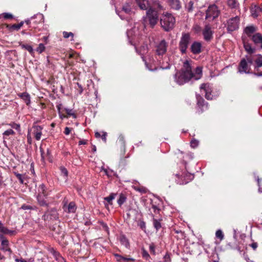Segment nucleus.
<instances>
[{
  "label": "nucleus",
  "mask_w": 262,
  "mask_h": 262,
  "mask_svg": "<svg viewBox=\"0 0 262 262\" xmlns=\"http://www.w3.org/2000/svg\"><path fill=\"white\" fill-rule=\"evenodd\" d=\"M193 76L194 73L192 72L191 65L188 60H185L181 70L176 73L174 78L178 84L182 85L193 78Z\"/></svg>",
  "instance_id": "nucleus-1"
},
{
  "label": "nucleus",
  "mask_w": 262,
  "mask_h": 262,
  "mask_svg": "<svg viewBox=\"0 0 262 262\" xmlns=\"http://www.w3.org/2000/svg\"><path fill=\"white\" fill-rule=\"evenodd\" d=\"M244 58H246L248 63L253 65L255 71L253 74L258 77H261L262 71H259V68L262 67V55H246Z\"/></svg>",
  "instance_id": "nucleus-2"
},
{
  "label": "nucleus",
  "mask_w": 262,
  "mask_h": 262,
  "mask_svg": "<svg viewBox=\"0 0 262 262\" xmlns=\"http://www.w3.org/2000/svg\"><path fill=\"white\" fill-rule=\"evenodd\" d=\"M191 40V36L189 33H183L181 37L179 48L181 53H186L187 49Z\"/></svg>",
  "instance_id": "nucleus-3"
},
{
  "label": "nucleus",
  "mask_w": 262,
  "mask_h": 262,
  "mask_svg": "<svg viewBox=\"0 0 262 262\" xmlns=\"http://www.w3.org/2000/svg\"><path fill=\"white\" fill-rule=\"evenodd\" d=\"M58 213L55 208H48L42 216V219L48 223L58 219Z\"/></svg>",
  "instance_id": "nucleus-4"
},
{
  "label": "nucleus",
  "mask_w": 262,
  "mask_h": 262,
  "mask_svg": "<svg viewBox=\"0 0 262 262\" xmlns=\"http://www.w3.org/2000/svg\"><path fill=\"white\" fill-rule=\"evenodd\" d=\"M176 23L175 17H161V27L166 32L172 30Z\"/></svg>",
  "instance_id": "nucleus-5"
},
{
  "label": "nucleus",
  "mask_w": 262,
  "mask_h": 262,
  "mask_svg": "<svg viewBox=\"0 0 262 262\" xmlns=\"http://www.w3.org/2000/svg\"><path fill=\"white\" fill-rule=\"evenodd\" d=\"M176 176L178 178L176 180V182L180 185L186 184L194 178L193 174L187 171L182 172L181 174H176Z\"/></svg>",
  "instance_id": "nucleus-6"
},
{
  "label": "nucleus",
  "mask_w": 262,
  "mask_h": 262,
  "mask_svg": "<svg viewBox=\"0 0 262 262\" xmlns=\"http://www.w3.org/2000/svg\"><path fill=\"white\" fill-rule=\"evenodd\" d=\"M138 5L142 10H146V16H155L156 14L151 8H149L148 0H136Z\"/></svg>",
  "instance_id": "nucleus-7"
},
{
  "label": "nucleus",
  "mask_w": 262,
  "mask_h": 262,
  "mask_svg": "<svg viewBox=\"0 0 262 262\" xmlns=\"http://www.w3.org/2000/svg\"><path fill=\"white\" fill-rule=\"evenodd\" d=\"M196 111L198 114H202L208 108V103L206 102L203 98L199 94L196 95Z\"/></svg>",
  "instance_id": "nucleus-8"
},
{
  "label": "nucleus",
  "mask_w": 262,
  "mask_h": 262,
  "mask_svg": "<svg viewBox=\"0 0 262 262\" xmlns=\"http://www.w3.org/2000/svg\"><path fill=\"white\" fill-rule=\"evenodd\" d=\"M136 51L141 56L142 60L145 62V64L149 71H155L158 69V67H155L152 69L149 68L148 66V63L145 59V57L144 56V55L146 54L148 51V46L147 44H143L139 48V49L136 48Z\"/></svg>",
  "instance_id": "nucleus-9"
},
{
  "label": "nucleus",
  "mask_w": 262,
  "mask_h": 262,
  "mask_svg": "<svg viewBox=\"0 0 262 262\" xmlns=\"http://www.w3.org/2000/svg\"><path fill=\"white\" fill-rule=\"evenodd\" d=\"M168 44L165 39L162 40L156 46V53L159 56H163L167 51Z\"/></svg>",
  "instance_id": "nucleus-10"
},
{
  "label": "nucleus",
  "mask_w": 262,
  "mask_h": 262,
  "mask_svg": "<svg viewBox=\"0 0 262 262\" xmlns=\"http://www.w3.org/2000/svg\"><path fill=\"white\" fill-rule=\"evenodd\" d=\"M239 17H231L227 21V30L233 32L238 28Z\"/></svg>",
  "instance_id": "nucleus-11"
},
{
  "label": "nucleus",
  "mask_w": 262,
  "mask_h": 262,
  "mask_svg": "<svg viewBox=\"0 0 262 262\" xmlns=\"http://www.w3.org/2000/svg\"><path fill=\"white\" fill-rule=\"evenodd\" d=\"M202 34L204 39L206 41H210L213 38V31L209 24L206 25L204 29L202 30Z\"/></svg>",
  "instance_id": "nucleus-12"
},
{
  "label": "nucleus",
  "mask_w": 262,
  "mask_h": 262,
  "mask_svg": "<svg viewBox=\"0 0 262 262\" xmlns=\"http://www.w3.org/2000/svg\"><path fill=\"white\" fill-rule=\"evenodd\" d=\"M221 14V10L216 5L213 4L208 7L206 16H219Z\"/></svg>",
  "instance_id": "nucleus-13"
},
{
  "label": "nucleus",
  "mask_w": 262,
  "mask_h": 262,
  "mask_svg": "<svg viewBox=\"0 0 262 262\" xmlns=\"http://www.w3.org/2000/svg\"><path fill=\"white\" fill-rule=\"evenodd\" d=\"M250 71L251 68L249 67L246 58H243L238 64V71L241 73L251 74L252 72Z\"/></svg>",
  "instance_id": "nucleus-14"
},
{
  "label": "nucleus",
  "mask_w": 262,
  "mask_h": 262,
  "mask_svg": "<svg viewBox=\"0 0 262 262\" xmlns=\"http://www.w3.org/2000/svg\"><path fill=\"white\" fill-rule=\"evenodd\" d=\"M251 40L256 46L259 47L262 49V35L260 33H256L253 35Z\"/></svg>",
  "instance_id": "nucleus-15"
},
{
  "label": "nucleus",
  "mask_w": 262,
  "mask_h": 262,
  "mask_svg": "<svg viewBox=\"0 0 262 262\" xmlns=\"http://www.w3.org/2000/svg\"><path fill=\"white\" fill-rule=\"evenodd\" d=\"M201 48V43L198 41H194L190 47V50L193 54H199L202 52Z\"/></svg>",
  "instance_id": "nucleus-16"
},
{
  "label": "nucleus",
  "mask_w": 262,
  "mask_h": 262,
  "mask_svg": "<svg viewBox=\"0 0 262 262\" xmlns=\"http://www.w3.org/2000/svg\"><path fill=\"white\" fill-rule=\"evenodd\" d=\"M251 12L252 16H258L262 13V3L260 6L252 4L251 7Z\"/></svg>",
  "instance_id": "nucleus-17"
},
{
  "label": "nucleus",
  "mask_w": 262,
  "mask_h": 262,
  "mask_svg": "<svg viewBox=\"0 0 262 262\" xmlns=\"http://www.w3.org/2000/svg\"><path fill=\"white\" fill-rule=\"evenodd\" d=\"M24 24V21H21L19 23L16 24H7L6 28L9 32H13L14 31H18Z\"/></svg>",
  "instance_id": "nucleus-18"
},
{
  "label": "nucleus",
  "mask_w": 262,
  "mask_h": 262,
  "mask_svg": "<svg viewBox=\"0 0 262 262\" xmlns=\"http://www.w3.org/2000/svg\"><path fill=\"white\" fill-rule=\"evenodd\" d=\"M34 137L37 140L40 139L41 135V130L42 127L40 125H35L33 126Z\"/></svg>",
  "instance_id": "nucleus-19"
},
{
  "label": "nucleus",
  "mask_w": 262,
  "mask_h": 262,
  "mask_svg": "<svg viewBox=\"0 0 262 262\" xmlns=\"http://www.w3.org/2000/svg\"><path fill=\"white\" fill-rule=\"evenodd\" d=\"M17 95L25 101L27 105H29L31 102L30 96L28 93L24 92L22 93H19Z\"/></svg>",
  "instance_id": "nucleus-20"
},
{
  "label": "nucleus",
  "mask_w": 262,
  "mask_h": 262,
  "mask_svg": "<svg viewBox=\"0 0 262 262\" xmlns=\"http://www.w3.org/2000/svg\"><path fill=\"white\" fill-rule=\"evenodd\" d=\"M45 196H43L41 194H38L37 196V200L38 202V203L40 206H45L48 207L49 206V203L47 202V201L45 200Z\"/></svg>",
  "instance_id": "nucleus-21"
},
{
  "label": "nucleus",
  "mask_w": 262,
  "mask_h": 262,
  "mask_svg": "<svg viewBox=\"0 0 262 262\" xmlns=\"http://www.w3.org/2000/svg\"><path fill=\"white\" fill-rule=\"evenodd\" d=\"M244 47L245 51L248 53L249 55H252L256 51L255 48H252L251 45L248 42H244Z\"/></svg>",
  "instance_id": "nucleus-22"
},
{
  "label": "nucleus",
  "mask_w": 262,
  "mask_h": 262,
  "mask_svg": "<svg viewBox=\"0 0 262 262\" xmlns=\"http://www.w3.org/2000/svg\"><path fill=\"white\" fill-rule=\"evenodd\" d=\"M168 2L171 8L175 10H179L181 8V4L179 0H168Z\"/></svg>",
  "instance_id": "nucleus-23"
},
{
  "label": "nucleus",
  "mask_w": 262,
  "mask_h": 262,
  "mask_svg": "<svg viewBox=\"0 0 262 262\" xmlns=\"http://www.w3.org/2000/svg\"><path fill=\"white\" fill-rule=\"evenodd\" d=\"M117 194L115 193H111L108 196L104 198V200L107 202V204H105L106 207H107L108 205H113L112 201L115 198Z\"/></svg>",
  "instance_id": "nucleus-24"
},
{
  "label": "nucleus",
  "mask_w": 262,
  "mask_h": 262,
  "mask_svg": "<svg viewBox=\"0 0 262 262\" xmlns=\"http://www.w3.org/2000/svg\"><path fill=\"white\" fill-rule=\"evenodd\" d=\"M115 256L117 258H118L117 259V260L119 262H124V261H135V259L133 258H126L124 256H122L118 254H115Z\"/></svg>",
  "instance_id": "nucleus-25"
},
{
  "label": "nucleus",
  "mask_w": 262,
  "mask_h": 262,
  "mask_svg": "<svg viewBox=\"0 0 262 262\" xmlns=\"http://www.w3.org/2000/svg\"><path fill=\"white\" fill-rule=\"evenodd\" d=\"M119 241L121 244L124 245L126 248H128L129 247L130 245L128 239L123 234L120 235Z\"/></svg>",
  "instance_id": "nucleus-26"
},
{
  "label": "nucleus",
  "mask_w": 262,
  "mask_h": 262,
  "mask_svg": "<svg viewBox=\"0 0 262 262\" xmlns=\"http://www.w3.org/2000/svg\"><path fill=\"white\" fill-rule=\"evenodd\" d=\"M202 74V68L200 67H198L195 68V73H194L193 78L195 80H199L201 78Z\"/></svg>",
  "instance_id": "nucleus-27"
},
{
  "label": "nucleus",
  "mask_w": 262,
  "mask_h": 262,
  "mask_svg": "<svg viewBox=\"0 0 262 262\" xmlns=\"http://www.w3.org/2000/svg\"><path fill=\"white\" fill-rule=\"evenodd\" d=\"M38 194H41L45 197L48 196V193L46 191V187L43 184H41L39 186Z\"/></svg>",
  "instance_id": "nucleus-28"
},
{
  "label": "nucleus",
  "mask_w": 262,
  "mask_h": 262,
  "mask_svg": "<svg viewBox=\"0 0 262 262\" xmlns=\"http://www.w3.org/2000/svg\"><path fill=\"white\" fill-rule=\"evenodd\" d=\"M127 198L125 194L121 193L119 194V199L117 200V203L121 207L126 201Z\"/></svg>",
  "instance_id": "nucleus-29"
},
{
  "label": "nucleus",
  "mask_w": 262,
  "mask_h": 262,
  "mask_svg": "<svg viewBox=\"0 0 262 262\" xmlns=\"http://www.w3.org/2000/svg\"><path fill=\"white\" fill-rule=\"evenodd\" d=\"M256 31V28L254 27L253 26H247L245 29V32L246 33V34L250 36H251V34L253 33Z\"/></svg>",
  "instance_id": "nucleus-30"
},
{
  "label": "nucleus",
  "mask_w": 262,
  "mask_h": 262,
  "mask_svg": "<svg viewBox=\"0 0 262 262\" xmlns=\"http://www.w3.org/2000/svg\"><path fill=\"white\" fill-rule=\"evenodd\" d=\"M162 221V219L157 220L153 217V225L156 231H158L162 227L161 223Z\"/></svg>",
  "instance_id": "nucleus-31"
},
{
  "label": "nucleus",
  "mask_w": 262,
  "mask_h": 262,
  "mask_svg": "<svg viewBox=\"0 0 262 262\" xmlns=\"http://www.w3.org/2000/svg\"><path fill=\"white\" fill-rule=\"evenodd\" d=\"M64 111H66V113L67 114V118H68L70 116H72V117L73 118H75V119L77 118V115L73 112V110L67 108H64Z\"/></svg>",
  "instance_id": "nucleus-32"
},
{
  "label": "nucleus",
  "mask_w": 262,
  "mask_h": 262,
  "mask_svg": "<svg viewBox=\"0 0 262 262\" xmlns=\"http://www.w3.org/2000/svg\"><path fill=\"white\" fill-rule=\"evenodd\" d=\"M148 18V21L149 24L151 26V27H154L155 25L157 23L159 20V17H145V18Z\"/></svg>",
  "instance_id": "nucleus-33"
},
{
  "label": "nucleus",
  "mask_w": 262,
  "mask_h": 262,
  "mask_svg": "<svg viewBox=\"0 0 262 262\" xmlns=\"http://www.w3.org/2000/svg\"><path fill=\"white\" fill-rule=\"evenodd\" d=\"M69 212H74L76 210L75 204L73 202L69 203L68 207Z\"/></svg>",
  "instance_id": "nucleus-34"
},
{
  "label": "nucleus",
  "mask_w": 262,
  "mask_h": 262,
  "mask_svg": "<svg viewBox=\"0 0 262 262\" xmlns=\"http://www.w3.org/2000/svg\"><path fill=\"white\" fill-rule=\"evenodd\" d=\"M122 10L126 14H130L131 11V6L128 4H125L122 7Z\"/></svg>",
  "instance_id": "nucleus-35"
},
{
  "label": "nucleus",
  "mask_w": 262,
  "mask_h": 262,
  "mask_svg": "<svg viewBox=\"0 0 262 262\" xmlns=\"http://www.w3.org/2000/svg\"><path fill=\"white\" fill-rule=\"evenodd\" d=\"M21 48L23 49H25L29 52L30 53H32L33 52V49L31 46L27 45V44H22L20 45Z\"/></svg>",
  "instance_id": "nucleus-36"
},
{
  "label": "nucleus",
  "mask_w": 262,
  "mask_h": 262,
  "mask_svg": "<svg viewBox=\"0 0 262 262\" xmlns=\"http://www.w3.org/2000/svg\"><path fill=\"white\" fill-rule=\"evenodd\" d=\"M227 2L229 6L232 8H236L238 5L236 0H227Z\"/></svg>",
  "instance_id": "nucleus-37"
},
{
  "label": "nucleus",
  "mask_w": 262,
  "mask_h": 262,
  "mask_svg": "<svg viewBox=\"0 0 262 262\" xmlns=\"http://www.w3.org/2000/svg\"><path fill=\"white\" fill-rule=\"evenodd\" d=\"M215 236L217 238H219L220 241L223 240L224 237L222 231L220 229H219L216 231Z\"/></svg>",
  "instance_id": "nucleus-38"
},
{
  "label": "nucleus",
  "mask_w": 262,
  "mask_h": 262,
  "mask_svg": "<svg viewBox=\"0 0 262 262\" xmlns=\"http://www.w3.org/2000/svg\"><path fill=\"white\" fill-rule=\"evenodd\" d=\"M14 175L16 177V178L18 179L19 183L21 184H24V179L23 176L21 174L18 173L17 172L14 171Z\"/></svg>",
  "instance_id": "nucleus-39"
},
{
  "label": "nucleus",
  "mask_w": 262,
  "mask_h": 262,
  "mask_svg": "<svg viewBox=\"0 0 262 262\" xmlns=\"http://www.w3.org/2000/svg\"><path fill=\"white\" fill-rule=\"evenodd\" d=\"M118 141L120 143L121 146L123 147V149L124 150L125 146V141L124 137L122 135H120L118 138Z\"/></svg>",
  "instance_id": "nucleus-40"
},
{
  "label": "nucleus",
  "mask_w": 262,
  "mask_h": 262,
  "mask_svg": "<svg viewBox=\"0 0 262 262\" xmlns=\"http://www.w3.org/2000/svg\"><path fill=\"white\" fill-rule=\"evenodd\" d=\"M200 89L203 90L205 92L210 91L209 84L208 83H202L200 86Z\"/></svg>",
  "instance_id": "nucleus-41"
},
{
  "label": "nucleus",
  "mask_w": 262,
  "mask_h": 262,
  "mask_svg": "<svg viewBox=\"0 0 262 262\" xmlns=\"http://www.w3.org/2000/svg\"><path fill=\"white\" fill-rule=\"evenodd\" d=\"M1 238L2 239V246L3 247H7L9 245V241L5 238L3 235L1 236Z\"/></svg>",
  "instance_id": "nucleus-42"
},
{
  "label": "nucleus",
  "mask_w": 262,
  "mask_h": 262,
  "mask_svg": "<svg viewBox=\"0 0 262 262\" xmlns=\"http://www.w3.org/2000/svg\"><path fill=\"white\" fill-rule=\"evenodd\" d=\"M142 257L146 259V260L148 259L149 258H150V255L149 254H148V253L147 252V251L144 249V248H142Z\"/></svg>",
  "instance_id": "nucleus-43"
},
{
  "label": "nucleus",
  "mask_w": 262,
  "mask_h": 262,
  "mask_svg": "<svg viewBox=\"0 0 262 262\" xmlns=\"http://www.w3.org/2000/svg\"><path fill=\"white\" fill-rule=\"evenodd\" d=\"M45 50V47L43 43H39L38 47L36 49V51L39 53H41Z\"/></svg>",
  "instance_id": "nucleus-44"
},
{
  "label": "nucleus",
  "mask_w": 262,
  "mask_h": 262,
  "mask_svg": "<svg viewBox=\"0 0 262 262\" xmlns=\"http://www.w3.org/2000/svg\"><path fill=\"white\" fill-rule=\"evenodd\" d=\"M9 125L11 127H12V128L15 129L16 130H17V131H20V124H17V123H15V122H12V123H10L9 124Z\"/></svg>",
  "instance_id": "nucleus-45"
},
{
  "label": "nucleus",
  "mask_w": 262,
  "mask_h": 262,
  "mask_svg": "<svg viewBox=\"0 0 262 262\" xmlns=\"http://www.w3.org/2000/svg\"><path fill=\"white\" fill-rule=\"evenodd\" d=\"M193 30L195 33H199L202 31V28L199 25L195 24L193 27Z\"/></svg>",
  "instance_id": "nucleus-46"
},
{
  "label": "nucleus",
  "mask_w": 262,
  "mask_h": 262,
  "mask_svg": "<svg viewBox=\"0 0 262 262\" xmlns=\"http://www.w3.org/2000/svg\"><path fill=\"white\" fill-rule=\"evenodd\" d=\"M138 226L140 227V228L144 230V231H145V229H146V224H145V222L143 221H140L139 222V223H138Z\"/></svg>",
  "instance_id": "nucleus-47"
},
{
  "label": "nucleus",
  "mask_w": 262,
  "mask_h": 262,
  "mask_svg": "<svg viewBox=\"0 0 262 262\" xmlns=\"http://www.w3.org/2000/svg\"><path fill=\"white\" fill-rule=\"evenodd\" d=\"M164 262H170L171 258H170V254L168 252H167L165 255L163 257Z\"/></svg>",
  "instance_id": "nucleus-48"
},
{
  "label": "nucleus",
  "mask_w": 262,
  "mask_h": 262,
  "mask_svg": "<svg viewBox=\"0 0 262 262\" xmlns=\"http://www.w3.org/2000/svg\"><path fill=\"white\" fill-rule=\"evenodd\" d=\"M199 141L196 139H193L190 142V146L193 148L197 147Z\"/></svg>",
  "instance_id": "nucleus-49"
},
{
  "label": "nucleus",
  "mask_w": 262,
  "mask_h": 262,
  "mask_svg": "<svg viewBox=\"0 0 262 262\" xmlns=\"http://www.w3.org/2000/svg\"><path fill=\"white\" fill-rule=\"evenodd\" d=\"M15 134V132L12 129H9L6 131H5V132L3 133V135H5V136H9L10 135H14Z\"/></svg>",
  "instance_id": "nucleus-50"
},
{
  "label": "nucleus",
  "mask_w": 262,
  "mask_h": 262,
  "mask_svg": "<svg viewBox=\"0 0 262 262\" xmlns=\"http://www.w3.org/2000/svg\"><path fill=\"white\" fill-rule=\"evenodd\" d=\"M135 190L141 192L142 193H145L147 192V189L144 187H136Z\"/></svg>",
  "instance_id": "nucleus-51"
},
{
  "label": "nucleus",
  "mask_w": 262,
  "mask_h": 262,
  "mask_svg": "<svg viewBox=\"0 0 262 262\" xmlns=\"http://www.w3.org/2000/svg\"><path fill=\"white\" fill-rule=\"evenodd\" d=\"M186 8L188 12H190L193 9V3L192 2L190 1L189 2L187 6H186Z\"/></svg>",
  "instance_id": "nucleus-52"
},
{
  "label": "nucleus",
  "mask_w": 262,
  "mask_h": 262,
  "mask_svg": "<svg viewBox=\"0 0 262 262\" xmlns=\"http://www.w3.org/2000/svg\"><path fill=\"white\" fill-rule=\"evenodd\" d=\"M60 169L61 173L64 176H66V177L68 176V171L67 169L65 167L61 166V167H60Z\"/></svg>",
  "instance_id": "nucleus-53"
},
{
  "label": "nucleus",
  "mask_w": 262,
  "mask_h": 262,
  "mask_svg": "<svg viewBox=\"0 0 262 262\" xmlns=\"http://www.w3.org/2000/svg\"><path fill=\"white\" fill-rule=\"evenodd\" d=\"M63 35L64 38H68L70 36H72V37H73L74 34L72 32H68L64 31L63 32Z\"/></svg>",
  "instance_id": "nucleus-54"
},
{
  "label": "nucleus",
  "mask_w": 262,
  "mask_h": 262,
  "mask_svg": "<svg viewBox=\"0 0 262 262\" xmlns=\"http://www.w3.org/2000/svg\"><path fill=\"white\" fill-rule=\"evenodd\" d=\"M149 250L151 253H152L154 255H155V246L154 243H151L149 245Z\"/></svg>",
  "instance_id": "nucleus-55"
},
{
  "label": "nucleus",
  "mask_w": 262,
  "mask_h": 262,
  "mask_svg": "<svg viewBox=\"0 0 262 262\" xmlns=\"http://www.w3.org/2000/svg\"><path fill=\"white\" fill-rule=\"evenodd\" d=\"M211 90L205 92V98L207 100H211L212 97H211Z\"/></svg>",
  "instance_id": "nucleus-56"
},
{
  "label": "nucleus",
  "mask_w": 262,
  "mask_h": 262,
  "mask_svg": "<svg viewBox=\"0 0 262 262\" xmlns=\"http://www.w3.org/2000/svg\"><path fill=\"white\" fill-rule=\"evenodd\" d=\"M21 208L24 210L33 209L32 206H30V205H27L26 204H24L23 205H22Z\"/></svg>",
  "instance_id": "nucleus-57"
},
{
  "label": "nucleus",
  "mask_w": 262,
  "mask_h": 262,
  "mask_svg": "<svg viewBox=\"0 0 262 262\" xmlns=\"http://www.w3.org/2000/svg\"><path fill=\"white\" fill-rule=\"evenodd\" d=\"M99 223L102 226V227L105 230H107L108 229V227L106 225V223H105L104 222H103V221H99Z\"/></svg>",
  "instance_id": "nucleus-58"
},
{
  "label": "nucleus",
  "mask_w": 262,
  "mask_h": 262,
  "mask_svg": "<svg viewBox=\"0 0 262 262\" xmlns=\"http://www.w3.org/2000/svg\"><path fill=\"white\" fill-rule=\"evenodd\" d=\"M152 208L154 209V211L155 213H159V211H160V209L155 205H152Z\"/></svg>",
  "instance_id": "nucleus-59"
},
{
  "label": "nucleus",
  "mask_w": 262,
  "mask_h": 262,
  "mask_svg": "<svg viewBox=\"0 0 262 262\" xmlns=\"http://www.w3.org/2000/svg\"><path fill=\"white\" fill-rule=\"evenodd\" d=\"M106 136L107 133L106 132H103V134L101 136L102 140L105 143L106 142Z\"/></svg>",
  "instance_id": "nucleus-60"
},
{
  "label": "nucleus",
  "mask_w": 262,
  "mask_h": 262,
  "mask_svg": "<svg viewBox=\"0 0 262 262\" xmlns=\"http://www.w3.org/2000/svg\"><path fill=\"white\" fill-rule=\"evenodd\" d=\"M71 131V129L68 127H66L65 128H64V133L67 135H68L70 134V132Z\"/></svg>",
  "instance_id": "nucleus-61"
},
{
  "label": "nucleus",
  "mask_w": 262,
  "mask_h": 262,
  "mask_svg": "<svg viewBox=\"0 0 262 262\" xmlns=\"http://www.w3.org/2000/svg\"><path fill=\"white\" fill-rule=\"evenodd\" d=\"M9 231H10V230L4 227L1 232L4 234H9Z\"/></svg>",
  "instance_id": "nucleus-62"
},
{
  "label": "nucleus",
  "mask_w": 262,
  "mask_h": 262,
  "mask_svg": "<svg viewBox=\"0 0 262 262\" xmlns=\"http://www.w3.org/2000/svg\"><path fill=\"white\" fill-rule=\"evenodd\" d=\"M250 247L253 248V250H256V249L257 247V243H252L250 245Z\"/></svg>",
  "instance_id": "nucleus-63"
},
{
  "label": "nucleus",
  "mask_w": 262,
  "mask_h": 262,
  "mask_svg": "<svg viewBox=\"0 0 262 262\" xmlns=\"http://www.w3.org/2000/svg\"><path fill=\"white\" fill-rule=\"evenodd\" d=\"M15 260L16 262H27L25 259H23V258H20V259L16 258Z\"/></svg>",
  "instance_id": "nucleus-64"
}]
</instances>
